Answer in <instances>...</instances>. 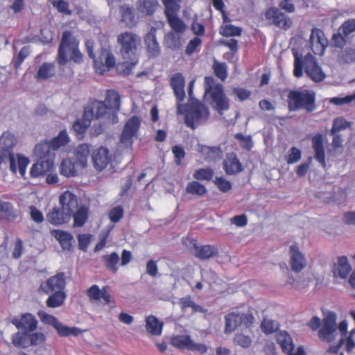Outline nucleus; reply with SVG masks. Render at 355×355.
<instances>
[{"label": "nucleus", "mask_w": 355, "mask_h": 355, "mask_svg": "<svg viewBox=\"0 0 355 355\" xmlns=\"http://www.w3.org/2000/svg\"><path fill=\"white\" fill-rule=\"evenodd\" d=\"M117 43L120 46L121 55L123 58L119 66L123 67L125 75H129L139 62L137 51L141 37L132 31H125L117 35Z\"/></svg>", "instance_id": "1"}, {"label": "nucleus", "mask_w": 355, "mask_h": 355, "mask_svg": "<svg viewBox=\"0 0 355 355\" xmlns=\"http://www.w3.org/2000/svg\"><path fill=\"white\" fill-rule=\"evenodd\" d=\"M59 203L62 206L61 209L53 207L46 214L48 221L55 225L70 221L74 209L78 206L77 196L70 190H65L59 197Z\"/></svg>", "instance_id": "2"}, {"label": "nucleus", "mask_w": 355, "mask_h": 355, "mask_svg": "<svg viewBox=\"0 0 355 355\" xmlns=\"http://www.w3.org/2000/svg\"><path fill=\"white\" fill-rule=\"evenodd\" d=\"M106 106L104 103L99 102L98 99H90L84 107V113L81 119H76L72 125V128L76 132L78 139H83L88 127L91 125L93 119H100L105 113Z\"/></svg>", "instance_id": "3"}, {"label": "nucleus", "mask_w": 355, "mask_h": 355, "mask_svg": "<svg viewBox=\"0 0 355 355\" xmlns=\"http://www.w3.org/2000/svg\"><path fill=\"white\" fill-rule=\"evenodd\" d=\"M80 42L75 37L72 31H63L61 36L59 47L58 49L57 60L59 64H66L69 61L68 53L70 54V59L76 63L83 61L82 52L78 49Z\"/></svg>", "instance_id": "4"}, {"label": "nucleus", "mask_w": 355, "mask_h": 355, "mask_svg": "<svg viewBox=\"0 0 355 355\" xmlns=\"http://www.w3.org/2000/svg\"><path fill=\"white\" fill-rule=\"evenodd\" d=\"M295 57L293 75L295 77H302L304 73V67L308 76L315 82H321L326 77L320 66L311 53L305 55L304 60L300 57L297 52L293 53Z\"/></svg>", "instance_id": "5"}, {"label": "nucleus", "mask_w": 355, "mask_h": 355, "mask_svg": "<svg viewBox=\"0 0 355 355\" xmlns=\"http://www.w3.org/2000/svg\"><path fill=\"white\" fill-rule=\"evenodd\" d=\"M287 103L290 112L304 110L311 113L316 107V94L309 89L290 90L287 95Z\"/></svg>", "instance_id": "6"}, {"label": "nucleus", "mask_w": 355, "mask_h": 355, "mask_svg": "<svg viewBox=\"0 0 355 355\" xmlns=\"http://www.w3.org/2000/svg\"><path fill=\"white\" fill-rule=\"evenodd\" d=\"M336 318V313L329 311L324 317L322 322L320 318L315 315V317L311 318L307 325L312 330H317L320 328L318 331L319 338L324 342L331 343L334 340L337 335Z\"/></svg>", "instance_id": "7"}, {"label": "nucleus", "mask_w": 355, "mask_h": 355, "mask_svg": "<svg viewBox=\"0 0 355 355\" xmlns=\"http://www.w3.org/2000/svg\"><path fill=\"white\" fill-rule=\"evenodd\" d=\"M205 96L210 99V103L219 113L227 110L230 102L225 94L224 88L220 83H216L213 76H205L204 79Z\"/></svg>", "instance_id": "8"}, {"label": "nucleus", "mask_w": 355, "mask_h": 355, "mask_svg": "<svg viewBox=\"0 0 355 355\" xmlns=\"http://www.w3.org/2000/svg\"><path fill=\"white\" fill-rule=\"evenodd\" d=\"M254 322L255 317L252 311L248 310L246 312L232 311L225 315L224 331L225 334H231L241 325H243L245 328H251Z\"/></svg>", "instance_id": "9"}, {"label": "nucleus", "mask_w": 355, "mask_h": 355, "mask_svg": "<svg viewBox=\"0 0 355 355\" xmlns=\"http://www.w3.org/2000/svg\"><path fill=\"white\" fill-rule=\"evenodd\" d=\"M209 114V109L204 103L200 102V101H193L190 103L185 112V124L192 129H195L200 123L208 119Z\"/></svg>", "instance_id": "10"}, {"label": "nucleus", "mask_w": 355, "mask_h": 355, "mask_svg": "<svg viewBox=\"0 0 355 355\" xmlns=\"http://www.w3.org/2000/svg\"><path fill=\"white\" fill-rule=\"evenodd\" d=\"M86 47L87 49L88 55L94 59V66L96 73H100V75H103L105 71H107V70H110V69L115 66L116 60L112 52L107 51L105 49H103L98 58H96L93 51V46H91L89 42H86Z\"/></svg>", "instance_id": "11"}, {"label": "nucleus", "mask_w": 355, "mask_h": 355, "mask_svg": "<svg viewBox=\"0 0 355 355\" xmlns=\"http://www.w3.org/2000/svg\"><path fill=\"white\" fill-rule=\"evenodd\" d=\"M37 315L42 322L45 323V324L52 325L56 329L58 335L62 337H67V336L70 335L78 336L83 332L80 328L69 327L67 324H62L58 318L46 313V311H38Z\"/></svg>", "instance_id": "12"}, {"label": "nucleus", "mask_w": 355, "mask_h": 355, "mask_svg": "<svg viewBox=\"0 0 355 355\" xmlns=\"http://www.w3.org/2000/svg\"><path fill=\"white\" fill-rule=\"evenodd\" d=\"M141 124V119L137 115H132L125 122L121 135L120 142L125 147H132L134 139L137 136Z\"/></svg>", "instance_id": "13"}, {"label": "nucleus", "mask_w": 355, "mask_h": 355, "mask_svg": "<svg viewBox=\"0 0 355 355\" xmlns=\"http://www.w3.org/2000/svg\"><path fill=\"white\" fill-rule=\"evenodd\" d=\"M101 102L106 106V110L101 117L107 114L110 122H119L117 112L121 108V96L119 92L114 90V89H108L105 93V101H101Z\"/></svg>", "instance_id": "14"}, {"label": "nucleus", "mask_w": 355, "mask_h": 355, "mask_svg": "<svg viewBox=\"0 0 355 355\" xmlns=\"http://www.w3.org/2000/svg\"><path fill=\"white\" fill-rule=\"evenodd\" d=\"M264 17L271 24L275 25L277 28L288 30L293 24V21L289 15L282 11L279 6H270L264 12Z\"/></svg>", "instance_id": "15"}, {"label": "nucleus", "mask_w": 355, "mask_h": 355, "mask_svg": "<svg viewBox=\"0 0 355 355\" xmlns=\"http://www.w3.org/2000/svg\"><path fill=\"white\" fill-rule=\"evenodd\" d=\"M170 85L177 98V113L182 114L184 113L182 110L184 107L182 102L186 97L184 92L185 78L184 75H182V73H175L173 74L171 78Z\"/></svg>", "instance_id": "16"}, {"label": "nucleus", "mask_w": 355, "mask_h": 355, "mask_svg": "<svg viewBox=\"0 0 355 355\" xmlns=\"http://www.w3.org/2000/svg\"><path fill=\"white\" fill-rule=\"evenodd\" d=\"M66 286V275L64 272H60L47 280L42 281L38 288L39 292H43L49 295L51 292L58 291V290H64Z\"/></svg>", "instance_id": "17"}, {"label": "nucleus", "mask_w": 355, "mask_h": 355, "mask_svg": "<svg viewBox=\"0 0 355 355\" xmlns=\"http://www.w3.org/2000/svg\"><path fill=\"white\" fill-rule=\"evenodd\" d=\"M171 343L179 349H187L190 351H196L201 354H204L208 351V347L206 345L196 343L191 340L189 335H176L172 338Z\"/></svg>", "instance_id": "18"}, {"label": "nucleus", "mask_w": 355, "mask_h": 355, "mask_svg": "<svg viewBox=\"0 0 355 355\" xmlns=\"http://www.w3.org/2000/svg\"><path fill=\"white\" fill-rule=\"evenodd\" d=\"M113 159V156L106 146H99L92 153V161L94 168L103 171Z\"/></svg>", "instance_id": "19"}, {"label": "nucleus", "mask_w": 355, "mask_h": 355, "mask_svg": "<svg viewBox=\"0 0 355 355\" xmlns=\"http://www.w3.org/2000/svg\"><path fill=\"white\" fill-rule=\"evenodd\" d=\"M17 143V139L15 136L11 132H7V134H3L1 137V144L3 150H6L8 153V158L10 161V171L16 174L17 171V166L16 165V159L14 153L12 152L13 147L15 146Z\"/></svg>", "instance_id": "20"}, {"label": "nucleus", "mask_w": 355, "mask_h": 355, "mask_svg": "<svg viewBox=\"0 0 355 355\" xmlns=\"http://www.w3.org/2000/svg\"><path fill=\"white\" fill-rule=\"evenodd\" d=\"M156 28L152 27L144 36L146 50L148 58H157L161 53L159 43L156 37Z\"/></svg>", "instance_id": "21"}, {"label": "nucleus", "mask_w": 355, "mask_h": 355, "mask_svg": "<svg viewBox=\"0 0 355 355\" xmlns=\"http://www.w3.org/2000/svg\"><path fill=\"white\" fill-rule=\"evenodd\" d=\"M290 265L291 269L295 272L302 270L306 265V257L296 243L290 246Z\"/></svg>", "instance_id": "22"}, {"label": "nucleus", "mask_w": 355, "mask_h": 355, "mask_svg": "<svg viewBox=\"0 0 355 355\" xmlns=\"http://www.w3.org/2000/svg\"><path fill=\"white\" fill-rule=\"evenodd\" d=\"M311 47L313 52L324 53L325 48L328 44V40L324 36V31L320 28H313L309 38Z\"/></svg>", "instance_id": "23"}, {"label": "nucleus", "mask_w": 355, "mask_h": 355, "mask_svg": "<svg viewBox=\"0 0 355 355\" xmlns=\"http://www.w3.org/2000/svg\"><path fill=\"white\" fill-rule=\"evenodd\" d=\"M12 324L18 329H24L25 331H34L37 328L38 322L32 313H23L20 318L15 317L11 320Z\"/></svg>", "instance_id": "24"}, {"label": "nucleus", "mask_w": 355, "mask_h": 355, "mask_svg": "<svg viewBox=\"0 0 355 355\" xmlns=\"http://www.w3.org/2000/svg\"><path fill=\"white\" fill-rule=\"evenodd\" d=\"M54 158H47L46 159H40L35 162L31 168L30 175L31 177L47 176L49 171H53Z\"/></svg>", "instance_id": "25"}, {"label": "nucleus", "mask_w": 355, "mask_h": 355, "mask_svg": "<svg viewBox=\"0 0 355 355\" xmlns=\"http://www.w3.org/2000/svg\"><path fill=\"white\" fill-rule=\"evenodd\" d=\"M312 147L315 151V158L320 162L323 168L327 167L326 153L324 149V139L322 134H316L313 136Z\"/></svg>", "instance_id": "26"}, {"label": "nucleus", "mask_w": 355, "mask_h": 355, "mask_svg": "<svg viewBox=\"0 0 355 355\" xmlns=\"http://www.w3.org/2000/svg\"><path fill=\"white\" fill-rule=\"evenodd\" d=\"M6 195L0 197V221L6 220L7 221H15L19 216L17 211L15 210L13 204L8 200H6Z\"/></svg>", "instance_id": "27"}, {"label": "nucleus", "mask_w": 355, "mask_h": 355, "mask_svg": "<svg viewBox=\"0 0 355 355\" xmlns=\"http://www.w3.org/2000/svg\"><path fill=\"white\" fill-rule=\"evenodd\" d=\"M91 146L87 143H81L76 146L74 150L76 156V169L78 171L80 168L86 167L88 163V157L90 154Z\"/></svg>", "instance_id": "28"}, {"label": "nucleus", "mask_w": 355, "mask_h": 355, "mask_svg": "<svg viewBox=\"0 0 355 355\" xmlns=\"http://www.w3.org/2000/svg\"><path fill=\"white\" fill-rule=\"evenodd\" d=\"M352 271V266L346 256L338 257L337 262L332 267L334 277L347 278Z\"/></svg>", "instance_id": "29"}, {"label": "nucleus", "mask_w": 355, "mask_h": 355, "mask_svg": "<svg viewBox=\"0 0 355 355\" xmlns=\"http://www.w3.org/2000/svg\"><path fill=\"white\" fill-rule=\"evenodd\" d=\"M193 248L195 257L201 260L211 258V257L218 254V249L216 247H214V245H211V244L198 245L196 241H194Z\"/></svg>", "instance_id": "30"}, {"label": "nucleus", "mask_w": 355, "mask_h": 355, "mask_svg": "<svg viewBox=\"0 0 355 355\" xmlns=\"http://www.w3.org/2000/svg\"><path fill=\"white\" fill-rule=\"evenodd\" d=\"M224 168L226 174L234 175L242 171L243 166L235 153H229L224 160Z\"/></svg>", "instance_id": "31"}, {"label": "nucleus", "mask_w": 355, "mask_h": 355, "mask_svg": "<svg viewBox=\"0 0 355 355\" xmlns=\"http://www.w3.org/2000/svg\"><path fill=\"white\" fill-rule=\"evenodd\" d=\"M198 150L201 153L205 160L216 161L223 155L220 146H208L203 144H198Z\"/></svg>", "instance_id": "32"}, {"label": "nucleus", "mask_w": 355, "mask_h": 355, "mask_svg": "<svg viewBox=\"0 0 355 355\" xmlns=\"http://www.w3.org/2000/svg\"><path fill=\"white\" fill-rule=\"evenodd\" d=\"M276 341L281 346L283 352L291 355V352L294 349L295 345L292 336L286 331H279L276 334Z\"/></svg>", "instance_id": "33"}, {"label": "nucleus", "mask_w": 355, "mask_h": 355, "mask_svg": "<svg viewBox=\"0 0 355 355\" xmlns=\"http://www.w3.org/2000/svg\"><path fill=\"white\" fill-rule=\"evenodd\" d=\"M86 293L90 300H100L103 298L106 304L111 302V295L108 293L107 287H103L101 290L98 284H92L91 287L88 288Z\"/></svg>", "instance_id": "34"}, {"label": "nucleus", "mask_w": 355, "mask_h": 355, "mask_svg": "<svg viewBox=\"0 0 355 355\" xmlns=\"http://www.w3.org/2000/svg\"><path fill=\"white\" fill-rule=\"evenodd\" d=\"M51 234L57 239L64 250H71L73 236L66 230H53Z\"/></svg>", "instance_id": "35"}, {"label": "nucleus", "mask_w": 355, "mask_h": 355, "mask_svg": "<svg viewBox=\"0 0 355 355\" xmlns=\"http://www.w3.org/2000/svg\"><path fill=\"white\" fill-rule=\"evenodd\" d=\"M120 15L121 21L129 28H132L137 24V17L133 8H130L128 5H122L120 8Z\"/></svg>", "instance_id": "36"}, {"label": "nucleus", "mask_w": 355, "mask_h": 355, "mask_svg": "<svg viewBox=\"0 0 355 355\" xmlns=\"http://www.w3.org/2000/svg\"><path fill=\"white\" fill-rule=\"evenodd\" d=\"M60 172L64 176H76L78 173L76 156L73 159V158H65L62 160Z\"/></svg>", "instance_id": "37"}, {"label": "nucleus", "mask_w": 355, "mask_h": 355, "mask_svg": "<svg viewBox=\"0 0 355 355\" xmlns=\"http://www.w3.org/2000/svg\"><path fill=\"white\" fill-rule=\"evenodd\" d=\"M34 153L40 159H47V157L54 159V155H52L51 139L38 143L34 148Z\"/></svg>", "instance_id": "38"}, {"label": "nucleus", "mask_w": 355, "mask_h": 355, "mask_svg": "<svg viewBox=\"0 0 355 355\" xmlns=\"http://www.w3.org/2000/svg\"><path fill=\"white\" fill-rule=\"evenodd\" d=\"M163 322H159L155 315H148L146 318V327L151 335H161L163 331Z\"/></svg>", "instance_id": "39"}, {"label": "nucleus", "mask_w": 355, "mask_h": 355, "mask_svg": "<svg viewBox=\"0 0 355 355\" xmlns=\"http://www.w3.org/2000/svg\"><path fill=\"white\" fill-rule=\"evenodd\" d=\"M158 5L157 0H137L136 6L137 10L142 15H152L156 10Z\"/></svg>", "instance_id": "40"}, {"label": "nucleus", "mask_w": 355, "mask_h": 355, "mask_svg": "<svg viewBox=\"0 0 355 355\" xmlns=\"http://www.w3.org/2000/svg\"><path fill=\"white\" fill-rule=\"evenodd\" d=\"M77 200L78 201V198ZM74 212L73 211L72 214L73 216V227H83L85 223L87 221L89 216V209L85 205H81V207H78Z\"/></svg>", "instance_id": "41"}, {"label": "nucleus", "mask_w": 355, "mask_h": 355, "mask_svg": "<svg viewBox=\"0 0 355 355\" xmlns=\"http://www.w3.org/2000/svg\"><path fill=\"white\" fill-rule=\"evenodd\" d=\"M164 43L168 49H178L182 44V37L172 29L164 35Z\"/></svg>", "instance_id": "42"}, {"label": "nucleus", "mask_w": 355, "mask_h": 355, "mask_svg": "<svg viewBox=\"0 0 355 355\" xmlns=\"http://www.w3.org/2000/svg\"><path fill=\"white\" fill-rule=\"evenodd\" d=\"M13 345L17 347L26 349L30 346V333L28 331H17L11 337Z\"/></svg>", "instance_id": "43"}, {"label": "nucleus", "mask_w": 355, "mask_h": 355, "mask_svg": "<svg viewBox=\"0 0 355 355\" xmlns=\"http://www.w3.org/2000/svg\"><path fill=\"white\" fill-rule=\"evenodd\" d=\"M67 298V294L64 291H57L54 293H51L49 297L46 301L47 307H59L64 304L65 299Z\"/></svg>", "instance_id": "44"}, {"label": "nucleus", "mask_w": 355, "mask_h": 355, "mask_svg": "<svg viewBox=\"0 0 355 355\" xmlns=\"http://www.w3.org/2000/svg\"><path fill=\"white\" fill-rule=\"evenodd\" d=\"M55 73V66L51 62H43L36 74L37 78L46 79Z\"/></svg>", "instance_id": "45"}, {"label": "nucleus", "mask_w": 355, "mask_h": 355, "mask_svg": "<svg viewBox=\"0 0 355 355\" xmlns=\"http://www.w3.org/2000/svg\"><path fill=\"white\" fill-rule=\"evenodd\" d=\"M119 256L117 252H112L110 254H105L103 256V259L107 268L110 269L114 274L117 272L119 268L117 266L119 262Z\"/></svg>", "instance_id": "46"}, {"label": "nucleus", "mask_w": 355, "mask_h": 355, "mask_svg": "<svg viewBox=\"0 0 355 355\" xmlns=\"http://www.w3.org/2000/svg\"><path fill=\"white\" fill-rule=\"evenodd\" d=\"M69 141V134L67 130H61L58 136L51 139L52 150H58L62 146H65Z\"/></svg>", "instance_id": "47"}, {"label": "nucleus", "mask_w": 355, "mask_h": 355, "mask_svg": "<svg viewBox=\"0 0 355 355\" xmlns=\"http://www.w3.org/2000/svg\"><path fill=\"white\" fill-rule=\"evenodd\" d=\"M198 181H191L187 183L185 191L187 193L196 194V196H204L207 193V189L204 184Z\"/></svg>", "instance_id": "48"}, {"label": "nucleus", "mask_w": 355, "mask_h": 355, "mask_svg": "<svg viewBox=\"0 0 355 355\" xmlns=\"http://www.w3.org/2000/svg\"><path fill=\"white\" fill-rule=\"evenodd\" d=\"M169 26L179 35L187 30V24L182 19L179 18L178 13H175L173 17H170Z\"/></svg>", "instance_id": "49"}, {"label": "nucleus", "mask_w": 355, "mask_h": 355, "mask_svg": "<svg viewBox=\"0 0 355 355\" xmlns=\"http://www.w3.org/2000/svg\"><path fill=\"white\" fill-rule=\"evenodd\" d=\"M162 1L165 6V15L167 22L170 25L169 18L171 16H173L175 12H178L180 9V5L175 0H162Z\"/></svg>", "instance_id": "50"}, {"label": "nucleus", "mask_w": 355, "mask_h": 355, "mask_svg": "<svg viewBox=\"0 0 355 355\" xmlns=\"http://www.w3.org/2000/svg\"><path fill=\"white\" fill-rule=\"evenodd\" d=\"M214 176V171L210 167L196 169L193 174V178L199 180H211Z\"/></svg>", "instance_id": "51"}, {"label": "nucleus", "mask_w": 355, "mask_h": 355, "mask_svg": "<svg viewBox=\"0 0 355 355\" xmlns=\"http://www.w3.org/2000/svg\"><path fill=\"white\" fill-rule=\"evenodd\" d=\"M213 69L215 75L221 80H225L228 76L227 65L225 62L215 60L213 62Z\"/></svg>", "instance_id": "52"}, {"label": "nucleus", "mask_w": 355, "mask_h": 355, "mask_svg": "<svg viewBox=\"0 0 355 355\" xmlns=\"http://www.w3.org/2000/svg\"><path fill=\"white\" fill-rule=\"evenodd\" d=\"M242 29L241 27H236L234 24H225L220 29V35L225 37H232V35H241Z\"/></svg>", "instance_id": "53"}, {"label": "nucleus", "mask_w": 355, "mask_h": 355, "mask_svg": "<svg viewBox=\"0 0 355 355\" xmlns=\"http://www.w3.org/2000/svg\"><path fill=\"white\" fill-rule=\"evenodd\" d=\"M341 30L343 31L347 42L353 32H355V19L351 18L344 21L341 24Z\"/></svg>", "instance_id": "54"}, {"label": "nucleus", "mask_w": 355, "mask_h": 355, "mask_svg": "<svg viewBox=\"0 0 355 355\" xmlns=\"http://www.w3.org/2000/svg\"><path fill=\"white\" fill-rule=\"evenodd\" d=\"M234 343L236 345H240L241 347H249L252 343V339L249 335L243 333H236L234 336Z\"/></svg>", "instance_id": "55"}, {"label": "nucleus", "mask_w": 355, "mask_h": 355, "mask_svg": "<svg viewBox=\"0 0 355 355\" xmlns=\"http://www.w3.org/2000/svg\"><path fill=\"white\" fill-rule=\"evenodd\" d=\"M331 42L336 47H343L346 45V40L342 31V26L338 28V32L333 35Z\"/></svg>", "instance_id": "56"}, {"label": "nucleus", "mask_w": 355, "mask_h": 355, "mask_svg": "<svg viewBox=\"0 0 355 355\" xmlns=\"http://www.w3.org/2000/svg\"><path fill=\"white\" fill-rule=\"evenodd\" d=\"M46 336L42 331H31L29 333V346L31 345H40L44 343Z\"/></svg>", "instance_id": "57"}, {"label": "nucleus", "mask_w": 355, "mask_h": 355, "mask_svg": "<svg viewBox=\"0 0 355 355\" xmlns=\"http://www.w3.org/2000/svg\"><path fill=\"white\" fill-rule=\"evenodd\" d=\"M214 183L222 192H227V191L231 190L232 187V183L230 182L228 180L225 179L223 176H216L214 180Z\"/></svg>", "instance_id": "58"}, {"label": "nucleus", "mask_w": 355, "mask_h": 355, "mask_svg": "<svg viewBox=\"0 0 355 355\" xmlns=\"http://www.w3.org/2000/svg\"><path fill=\"white\" fill-rule=\"evenodd\" d=\"M124 214L123 207L118 205L117 207H112L109 213V218L112 222H119L122 218Z\"/></svg>", "instance_id": "59"}, {"label": "nucleus", "mask_w": 355, "mask_h": 355, "mask_svg": "<svg viewBox=\"0 0 355 355\" xmlns=\"http://www.w3.org/2000/svg\"><path fill=\"white\" fill-rule=\"evenodd\" d=\"M349 125V122L344 118H336L332 124L331 133L339 132L340 130L346 129Z\"/></svg>", "instance_id": "60"}, {"label": "nucleus", "mask_w": 355, "mask_h": 355, "mask_svg": "<svg viewBox=\"0 0 355 355\" xmlns=\"http://www.w3.org/2000/svg\"><path fill=\"white\" fill-rule=\"evenodd\" d=\"M172 153L175 157V163L179 166L181 164L182 159L186 155V152L181 146H173L172 147Z\"/></svg>", "instance_id": "61"}, {"label": "nucleus", "mask_w": 355, "mask_h": 355, "mask_svg": "<svg viewBox=\"0 0 355 355\" xmlns=\"http://www.w3.org/2000/svg\"><path fill=\"white\" fill-rule=\"evenodd\" d=\"M17 157L19 172L21 176H25L28 165L30 163V160L28 158H27V157L21 156V155H17Z\"/></svg>", "instance_id": "62"}, {"label": "nucleus", "mask_w": 355, "mask_h": 355, "mask_svg": "<svg viewBox=\"0 0 355 355\" xmlns=\"http://www.w3.org/2000/svg\"><path fill=\"white\" fill-rule=\"evenodd\" d=\"M260 327L266 335H270V334H272V332L275 331L276 325L273 320H270V319H263L261 323Z\"/></svg>", "instance_id": "63"}, {"label": "nucleus", "mask_w": 355, "mask_h": 355, "mask_svg": "<svg viewBox=\"0 0 355 355\" xmlns=\"http://www.w3.org/2000/svg\"><path fill=\"white\" fill-rule=\"evenodd\" d=\"M340 61L343 63H352L355 61V49H346L340 58Z\"/></svg>", "instance_id": "64"}]
</instances>
